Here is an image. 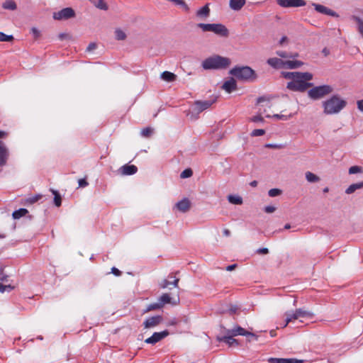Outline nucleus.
<instances>
[{"label":"nucleus","mask_w":363,"mask_h":363,"mask_svg":"<svg viewBox=\"0 0 363 363\" xmlns=\"http://www.w3.org/2000/svg\"><path fill=\"white\" fill-rule=\"evenodd\" d=\"M161 78L165 82H171L176 80L177 76L172 72L164 71L161 74Z\"/></svg>","instance_id":"nucleus-25"},{"label":"nucleus","mask_w":363,"mask_h":363,"mask_svg":"<svg viewBox=\"0 0 363 363\" xmlns=\"http://www.w3.org/2000/svg\"><path fill=\"white\" fill-rule=\"evenodd\" d=\"M267 63L274 67V68H283L284 67V60L277 58V57H272L269 58L267 60Z\"/></svg>","instance_id":"nucleus-23"},{"label":"nucleus","mask_w":363,"mask_h":363,"mask_svg":"<svg viewBox=\"0 0 363 363\" xmlns=\"http://www.w3.org/2000/svg\"><path fill=\"white\" fill-rule=\"evenodd\" d=\"M229 73L242 81L252 82L257 79L255 70L248 66L235 67L230 70Z\"/></svg>","instance_id":"nucleus-4"},{"label":"nucleus","mask_w":363,"mask_h":363,"mask_svg":"<svg viewBox=\"0 0 363 363\" xmlns=\"http://www.w3.org/2000/svg\"><path fill=\"white\" fill-rule=\"evenodd\" d=\"M13 287L11 285H4L0 283V292L4 293L6 290H11Z\"/></svg>","instance_id":"nucleus-47"},{"label":"nucleus","mask_w":363,"mask_h":363,"mask_svg":"<svg viewBox=\"0 0 363 363\" xmlns=\"http://www.w3.org/2000/svg\"><path fill=\"white\" fill-rule=\"evenodd\" d=\"M115 36L118 40H125L126 38L125 33L121 29L116 30Z\"/></svg>","instance_id":"nucleus-38"},{"label":"nucleus","mask_w":363,"mask_h":363,"mask_svg":"<svg viewBox=\"0 0 363 363\" xmlns=\"http://www.w3.org/2000/svg\"><path fill=\"white\" fill-rule=\"evenodd\" d=\"M78 184H79V187H86L89 184V183L87 182V181L85 178L79 179L78 181Z\"/></svg>","instance_id":"nucleus-48"},{"label":"nucleus","mask_w":363,"mask_h":363,"mask_svg":"<svg viewBox=\"0 0 363 363\" xmlns=\"http://www.w3.org/2000/svg\"><path fill=\"white\" fill-rule=\"evenodd\" d=\"M169 335L168 330H165L162 332H155L152 336L145 340V342L147 344L155 345L157 342L161 341Z\"/></svg>","instance_id":"nucleus-9"},{"label":"nucleus","mask_w":363,"mask_h":363,"mask_svg":"<svg viewBox=\"0 0 363 363\" xmlns=\"http://www.w3.org/2000/svg\"><path fill=\"white\" fill-rule=\"evenodd\" d=\"M291 117V116H285V115H279V114H274L273 116V118H275L278 120H287L288 118H289Z\"/></svg>","instance_id":"nucleus-49"},{"label":"nucleus","mask_w":363,"mask_h":363,"mask_svg":"<svg viewBox=\"0 0 363 363\" xmlns=\"http://www.w3.org/2000/svg\"><path fill=\"white\" fill-rule=\"evenodd\" d=\"M162 308V307L161 306V304L160 303L159 301H157V302H156V303H152L149 304L147 306V308L145 309V312L147 313V312H149L151 311L160 309Z\"/></svg>","instance_id":"nucleus-35"},{"label":"nucleus","mask_w":363,"mask_h":363,"mask_svg":"<svg viewBox=\"0 0 363 363\" xmlns=\"http://www.w3.org/2000/svg\"><path fill=\"white\" fill-rule=\"evenodd\" d=\"M284 358H270L269 362L271 363H285Z\"/></svg>","instance_id":"nucleus-46"},{"label":"nucleus","mask_w":363,"mask_h":363,"mask_svg":"<svg viewBox=\"0 0 363 363\" xmlns=\"http://www.w3.org/2000/svg\"><path fill=\"white\" fill-rule=\"evenodd\" d=\"M363 188V182H360L358 183L352 184L349 186V187L345 190V193L347 194H350L354 193L356 190L360 189Z\"/></svg>","instance_id":"nucleus-26"},{"label":"nucleus","mask_w":363,"mask_h":363,"mask_svg":"<svg viewBox=\"0 0 363 363\" xmlns=\"http://www.w3.org/2000/svg\"><path fill=\"white\" fill-rule=\"evenodd\" d=\"M303 62L298 60H286L284 61V67L294 69L301 67Z\"/></svg>","instance_id":"nucleus-24"},{"label":"nucleus","mask_w":363,"mask_h":363,"mask_svg":"<svg viewBox=\"0 0 363 363\" xmlns=\"http://www.w3.org/2000/svg\"><path fill=\"white\" fill-rule=\"evenodd\" d=\"M220 340L223 341L224 342L228 344L229 346L238 345V340L234 339L231 336H225L223 338H221Z\"/></svg>","instance_id":"nucleus-32"},{"label":"nucleus","mask_w":363,"mask_h":363,"mask_svg":"<svg viewBox=\"0 0 363 363\" xmlns=\"http://www.w3.org/2000/svg\"><path fill=\"white\" fill-rule=\"evenodd\" d=\"M285 363H302L303 361L302 360H298L297 359H294V358H291V359H285Z\"/></svg>","instance_id":"nucleus-52"},{"label":"nucleus","mask_w":363,"mask_h":363,"mask_svg":"<svg viewBox=\"0 0 363 363\" xmlns=\"http://www.w3.org/2000/svg\"><path fill=\"white\" fill-rule=\"evenodd\" d=\"M333 91V88L328 84L316 86L312 87L308 91V96L313 100H319L330 94Z\"/></svg>","instance_id":"nucleus-6"},{"label":"nucleus","mask_w":363,"mask_h":363,"mask_svg":"<svg viewBox=\"0 0 363 363\" xmlns=\"http://www.w3.org/2000/svg\"><path fill=\"white\" fill-rule=\"evenodd\" d=\"M168 277L169 279H173V281H170L167 279H163L160 284V288L162 289H166L167 288L170 284H173L174 287H178V284H179V278H176L175 275H174L173 274H170Z\"/></svg>","instance_id":"nucleus-16"},{"label":"nucleus","mask_w":363,"mask_h":363,"mask_svg":"<svg viewBox=\"0 0 363 363\" xmlns=\"http://www.w3.org/2000/svg\"><path fill=\"white\" fill-rule=\"evenodd\" d=\"M203 32H212L221 37H228L229 31L228 28L221 23H199L197 25Z\"/></svg>","instance_id":"nucleus-5"},{"label":"nucleus","mask_w":363,"mask_h":363,"mask_svg":"<svg viewBox=\"0 0 363 363\" xmlns=\"http://www.w3.org/2000/svg\"><path fill=\"white\" fill-rule=\"evenodd\" d=\"M41 195H35L33 197H30L27 199V201L30 203H34L41 199Z\"/></svg>","instance_id":"nucleus-45"},{"label":"nucleus","mask_w":363,"mask_h":363,"mask_svg":"<svg viewBox=\"0 0 363 363\" xmlns=\"http://www.w3.org/2000/svg\"><path fill=\"white\" fill-rule=\"evenodd\" d=\"M28 213V211L26 208H20L13 211L12 216L14 219H19L23 216H25Z\"/></svg>","instance_id":"nucleus-29"},{"label":"nucleus","mask_w":363,"mask_h":363,"mask_svg":"<svg viewBox=\"0 0 363 363\" xmlns=\"http://www.w3.org/2000/svg\"><path fill=\"white\" fill-rule=\"evenodd\" d=\"M193 174V171L191 169L188 168L184 169L180 174V177L182 179H186L191 177Z\"/></svg>","instance_id":"nucleus-40"},{"label":"nucleus","mask_w":363,"mask_h":363,"mask_svg":"<svg viewBox=\"0 0 363 363\" xmlns=\"http://www.w3.org/2000/svg\"><path fill=\"white\" fill-rule=\"evenodd\" d=\"M228 200L230 203L241 205L242 203V199L239 196L230 195L228 197Z\"/></svg>","instance_id":"nucleus-31"},{"label":"nucleus","mask_w":363,"mask_h":363,"mask_svg":"<svg viewBox=\"0 0 363 363\" xmlns=\"http://www.w3.org/2000/svg\"><path fill=\"white\" fill-rule=\"evenodd\" d=\"M13 40V36L6 35L2 32H0V42H10Z\"/></svg>","instance_id":"nucleus-37"},{"label":"nucleus","mask_w":363,"mask_h":363,"mask_svg":"<svg viewBox=\"0 0 363 363\" xmlns=\"http://www.w3.org/2000/svg\"><path fill=\"white\" fill-rule=\"evenodd\" d=\"M162 317L161 315H155L146 319L144 323L145 328H155L162 322Z\"/></svg>","instance_id":"nucleus-12"},{"label":"nucleus","mask_w":363,"mask_h":363,"mask_svg":"<svg viewBox=\"0 0 363 363\" xmlns=\"http://www.w3.org/2000/svg\"><path fill=\"white\" fill-rule=\"evenodd\" d=\"M312 5L314 7V9H315V11L320 13L326 14V15L331 16H335V17L338 16V15L334 11L328 9V7H326L323 5H320V4H315V3H313Z\"/></svg>","instance_id":"nucleus-14"},{"label":"nucleus","mask_w":363,"mask_h":363,"mask_svg":"<svg viewBox=\"0 0 363 363\" xmlns=\"http://www.w3.org/2000/svg\"><path fill=\"white\" fill-rule=\"evenodd\" d=\"M313 313L309 311L304 310L303 308H298L294 311H289L286 313V320L284 325V328L286 327V325L298 318H311L313 317Z\"/></svg>","instance_id":"nucleus-7"},{"label":"nucleus","mask_w":363,"mask_h":363,"mask_svg":"<svg viewBox=\"0 0 363 363\" xmlns=\"http://www.w3.org/2000/svg\"><path fill=\"white\" fill-rule=\"evenodd\" d=\"M346 106L347 101L337 94L333 95L322 103L323 113L326 115L339 113Z\"/></svg>","instance_id":"nucleus-2"},{"label":"nucleus","mask_w":363,"mask_h":363,"mask_svg":"<svg viewBox=\"0 0 363 363\" xmlns=\"http://www.w3.org/2000/svg\"><path fill=\"white\" fill-rule=\"evenodd\" d=\"M230 230H228V229H225V230H223V235H225V236H229V235H230Z\"/></svg>","instance_id":"nucleus-62"},{"label":"nucleus","mask_w":363,"mask_h":363,"mask_svg":"<svg viewBox=\"0 0 363 363\" xmlns=\"http://www.w3.org/2000/svg\"><path fill=\"white\" fill-rule=\"evenodd\" d=\"M176 207L179 211L186 213L190 209L191 202L188 199L184 198L176 203Z\"/></svg>","instance_id":"nucleus-18"},{"label":"nucleus","mask_w":363,"mask_h":363,"mask_svg":"<svg viewBox=\"0 0 363 363\" xmlns=\"http://www.w3.org/2000/svg\"><path fill=\"white\" fill-rule=\"evenodd\" d=\"M279 6L283 8L301 7L306 4L305 0H277Z\"/></svg>","instance_id":"nucleus-10"},{"label":"nucleus","mask_w":363,"mask_h":363,"mask_svg":"<svg viewBox=\"0 0 363 363\" xmlns=\"http://www.w3.org/2000/svg\"><path fill=\"white\" fill-rule=\"evenodd\" d=\"M231 334L233 336L236 335H243V336H251L254 337L256 340H257V336L255 334L246 331L244 328H242L240 326H237L235 328H233L231 331Z\"/></svg>","instance_id":"nucleus-15"},{"label":"nucleus","mask_w":363,"mask_h":363,"mask_svg":"<svg viewBox=\"0 0 363 363\" xmlns=\"http://www.w3.org/2000/svg\"><path fill=\"white\" fill-rule=\"evenodd\" d=\"M266 147L269 148H280L281 145L276 144H267L266 145Z\"/></svg>","instance_id":"nucleus-58"},{"label":"nucleus","mask_w":363,"mask_h":363,"mask_svg":"<svg viewBox=\"0 0 363 363\" xmlns=\"http://www.w3.org/2000/svg\"><path fill=\"white\" fill-rule=\"evenodd\" d=\"M210 15V8L208 4H206L196 11V16L201 19L207 18Z\"/></svg>","instance_id":"nucleus-20"},{"label":"nucleus","mask_w":363,"mask_h":363,"mask_svg":"<svg viewBox=\"0 0 363 363\" xmlns=\"http://www.w3.org/2000/svg\"><path fill=\"white\" fill-rule=\"evenodd\" d=\"M281 74L284 78L291 80L287 83L286 87L293 91L303 92L313 86V84L309 82L313 79V75L309 72H283Z\"/></svg>","instance_id":"nucleus-1"},{"label":"nucleus","mask_w":363,"mask_h":363,"mask_svg":"<svg viewBox=\"0 0 363 363\" xmlns=\"http://www.w3.org/2000/svg\"><path fill=\"white\" fill-rule=\"evenodd\" d=\"M264 133H265V131L263 129H255L252 132L251 135L254 136V137H257V136L263 135Z\"/></svg>","instance_id":"nucleus-43"},{"label":"nucleus","mask_w":363,"mask_h":363,"mask_svg":"<svg viewBox=\"0 0 363 363\" xmlns=\"http://www.w3.org/2000/svg\"><path fill=\"white\" fill-rule=\"evenodd\" d=\"M96 43H91L88 45V47H87V48H86V51H89H89H91V50H93L96 49Z\"/></svg>","instance_id":"nucleus-55"},{"label":"nucleus","mask_w":363,"mask_h":363,"mask_svg":"<svg viewBox=\"0 0 363 363\" xmlns=\"http://www.w3.org/2000/svg\"><path fill=\"white\" fill-rule=\"evenodd\" d=\"M276 210V208L272 206H267L264 208V211L267 213H272L274 212Z\"/></svg>","instance_id":"nucleus-51"},{"label":"nucleus","mask_w":363,"mask_h":363,"mask_svg":"<svg viewBox=\"0 0 363 363\" xmlns=\"http://www.w3.org/2000/svg\"><path fill=\"white\" fill-rule=\"evenodd\" d=\"M245 0H230L229 6L234 11H240L245 4Z\"/></svg>","instance_id":"nucleus-21"},{"label":"nucleus","mask_w":363,"mask_h":363,"mask_svg":"<svg viewBox=\"0 0 363 363\" xmlns=\"http://www.w3.org/2000/svg\"><path fill=\"white\" fill-rule=\"evenodd\" d=\"M7 135V133L4 131L0 130V138H4Z\"/></svg>","instance_id":"nucleus-60"},{"label":"nucleus","mask_w":363,"mask_h":363,"mask_svg":"<svg viewBox=\"0 0 363 363\" xmlns=\"http://www.w3.org/2000/svg\"><path fill=\"white\" fill-rule=\"evenodd\" d=\"M257 252L259 254L266 255V254H267L269 252V250L267 248L263 247V248H259L257 250Z\"/></svg>","instance_id":"nucleus-57"},{"label":"nucleus","mask_w":363,"mask_h":363,"mask_svg":"<svg viewBox=\"0 0 363 363\" xmlns=\"http://www.w3.org/2000/svg\"><path fill=\"white\" fill-rule=\"evenodd\" d=\"M236 267H237V264H231V265H228V266L226 267V270H227V271H233V270H234Z\"/></svg>","instance_id":"nucleus-59"},{"label":"nucleus","mask_w":363,"mask_h":363,"mask_svg":"<svg viewBox=\"0 0 363 363\" xmlns=\"http://www.w3.org/2000/svg\"><path fill=\"white\" fill-rule=\"evenodd\" d=\"M362 168L358 166H352L349 169V174H353L356 173L361 172Z\"/></svg>","instance_id":"nucleus-44"},{"label":"nucleus","mask_w":363,"mask_h":363,"mask_svg":"<svg viewBox=\"0 0 363 363\" xmlns=\"http://www.w3.org/2000/svg\"><path fill=\"white\" fill-rule=\"evenodd\" d=\"M352 19L357 23L358 31L363 38V20L355 16H352Z\"/></svg>","instance_id":"nucleus-33"},{"label":"nucleus","mask_w":363,"mask_h":363,"mask_svg":"<svg viewBox=\"0 0 363 363\" xmlns=\"http://www.w3.org/2000/svg\"><path fill=\"white\" fill-rule=\"evenodd\" d=\"M281 194V190L279 189H272L269 191L268 194L271 197L279 196Z\"/></svg>","instance_id":"nucleus-41"},{"label":"nucleus","mask_w":363,"mask_h":363,"mask_svg":"<svg viewBox=\"0 0 363 363\" xmlns=\"http://www.w3.org/2000/svg\"><path fill=\"white\" fill-rule=\"evenodd\" d=\"M158 301L161 304V306L163 307L165 304L171 303L172 305H177L176 301H172V298L168 294H163L159 298Z\"/></svg>","instance_id":"nucleus-22"},{"label":"nucleus","mask_w":363,"mask_h":363,"mask_svg":"<svg viewBox=\"0 0 363 363\" xmlns=\"http://www.w3.org/2000/svg\"><path fill=\"white\" fill-rule=\"evenodd\" d=\"M252 122H262L264 121L263 118L261 116H255L250 119Z\"/></svg>","instance_id":"nucleus-50"},{"label":"nucleus","mask_w":363,"mask_h":363,"mask_svg":"<svg viewBox=\"0 0 363 363\" xmlns=\"http://www.w3.org/2000/svg\"><path fill=\"white\" fill-rule=\"evenodd\" d=\"M230 60L220 55H213L206 58L202 62L204 69H219L227 68L230 65Z\"/></svg>","instance_id":"nucleus-3"},{"label":"nucleus","mask_w":363,"mask_h":363,"mask_svg":"<svg viewBox=\"0 0 363 363\" xmlns=\"http://www.w3.org/2000/svg\"><path fill=\"white\" fill-rule=\"evenodd\" d=\"M222 89H224L228 93H231L233 91L237 89V83L234 78H230L229 80L225 81L223 86Z\"/></svg>","instance_id":"nucleus-17"},{"label":"nucleus","mask_w":363,"mask_h":363,"mask_svg":"<svg viewBox=\"0 0 363 363\" xmlns=\"http://www.w3.org/2000/svg\"><path fill=\"white\" fill-rule=\"evenodd\" d=\"M306 180L310 183L318 182L320 179L318 176L311 172H306L305 174Z\"/></svg>","instance_id":"nucleus-27"},{"label":"nucleus","mask_w":363,"mask_h":363,"mask_svg":"<svg viewBox=\"0 0 363 363\" xmlns=\"http://www.w3.org/2000/svg\"><path fill=\"white\" fill-rule=\"evenodd\" d=\"M237 307L236 306H231L230 308V311L233 313H235L236 311H237Z\"/></svg>","instance_id":"nucleus-63"},{"label":"nucleus","mask_w":363,"mask_h":363,"mask_svg":"<svg viewBox=\"0 0 363 363\" xmlns=\"http://www.w3.org/2000/svg\"><path fill=\"white\" fill-rule=\"evenodd\" d=\"M111 272L117 277L121 275V272L116 267H112Z\"/></svg>","instance_id":"nucleus-54"},{"label":"nucleus","mask_w":363,"mask_h":363,"mask_svg":"<svg viewBox=\"0 0 363 363\" xmlns=\"http://www.w3.org/2000/svg\"><path fill=\"white\" fill-rule=\"evenodd\" d=\"M9 156V152L8 148L5 143L0 140V167L4 166L6 164Z\"/></svg>","instance_id":"nucleus-13"},{"label":"nucleus","mask_w":363,"mask_h":363,"mask_svg":"<svg viewBox=\"0 0 363 363\" xmlns=\"http://www.w3.org/2000/svg\"><path fill=\"white\" fill-rule=\"evenodd\" d=\"M2 7L4 9L14 11V10L16 9L17 6H16V2L14 1H13V0H6V1H4L3 3Z\"/></svg>","instance_id":"nucleus-28"},{"label":"nucleus","mask_w":363,"mask_h":363,"mask_svg":"<svg viewBox=\"0 0 363 363\" xmlns=\"http://www.w3.org/2000/svg\"><path fill=\"white\" fill-rule=\"evenodd\" d=\"M277 55H279L281 57L286 58V57H295L298 56V54L296 53L293 55H289L286 52L284 51H277Z\"/></svg>","instance_id":"nucleus-42"},{"label":"nucleus","mask_w":363,"mask_h":363,"mask_svg":"<svg viewBox=\"0 0 363 363\" xmlns=\"http://www.w3.org/2000/svg\"><path fill=\"white\" fill-rule=\"evenodd\" d=\"M31 32L33 34L35 38H38L40 35V31L36 28H32Z\"/></svg>","instance_id":"nucleus-53"},{"label":"nucleus","mask_w":363,"mask_h":363,"mask_svg":"<svg viewBox=\"0 0 363 363\" xmlns=\"http://www.w3.org/2000/svg\"><path fill=\"white\" fill-rule=\"evenodd\" d=\"M75 16L74 9L70 7L65 8L58 12L53 13V18L56 20H66Z\"/></svg>","instance_id":"nucleus-8"},{"label":"nucleus","mask_w":363,"mask_h":363,"mask_svg":"<svg viewBox=\"0 0 363 363\" xmlns=\"http://www.w3.org/2000/svg\"><path fill=\"white\" fill-rule=\"evenodd\" d=\"M91 1L95 6L102 10H107L108 6L104 0H89Z\"/></svg>","instance_id":"nucleus-34"},{"label":"nucleus","mask_w":363,"mask_h":363,"mask_svg":"<svg viewBox=\"0 0 363 363\" xmlns=\"http://www.w3.org/2000/svg\"><path fill=\"white\" fill-rule=\"evenodd\" d=\"M169 2L174 4L175 5L181 6L185 11H189V8L184 0H167Z\"/></svg>","instance_id":"nucleus-36"},{"label":"nucleus","mask_w":363,"mask_h":363,"mask_svg":"<svg viewBox=\"0 0 363 363\" xmlns=\"http://www.w3.org/2000/svg\"><path fill=\"white\" fill-rule=\"evenodd\" d=\"M358 109L363 113V100H359L357 102Z\"/></svg>","instance_id":"nucleus-56"},{"label":"nucleus","mask_w":363,"mask_h":363,"mask_svg":"<svg viewBox=\"0 0 363 363\" xmlns=\"http://www.w3.org/2000/svg\"><path fill=\"white\" fill-rule=\"evenodd\" d=\"M152 133H153V130H152V128H151L150 127L145 128L141 130V135H142V136H143L145 138L150 137L152 135Z\"/></svg>","instance_id":"nucleus-39"},{"label":"nucleus","mask_w":363,"mask_h":363,"mask_svg":"<svg viewBox=\"0 0 363 363\" xmlns=\"http://www.w3.org/2000/svg\"><path fill=\"white\" fill-rule=\"evenodd\" d=\"M66 36H67V34H65V33H60V34L59 35V38H60V40H62V39H64Z\"/></svg>","instance_id":"nucleus-64"},{"label":"nucleus","mask_w":363,"mask_h":363,"mask_svg":"<svg viewBox=\"0 0 363 363\" xmlns=\"http://www.w3.org/2000/svg\"><path fill=\"white\" fill-rule=\"evenodd\" d=\"M51 192L54 195V203L56 206L59 207L62 204V199L59 192L54 189H50Z\"/></svg>","instance_id":"nucleus-30"},{"label":"nucleus","mask_w":363,"mask_h":363,"mask_svg":"<svg viewBox=\"0 0 363 363\" xmlns=\"http://www.w3.org/2000/svg\"><path fill=\"white\" fill-rule=\"evenodd\" d=\"M138 171L136 166L133 164H125L120 168V172L122 175H133Z\"/></svg>","instance_id":"nucleus-19"},{"label":"nucleus","mask_w":363,"mask_h":363,"mask_svg":"<svg viewBox=\"0 0 363 363\" xmlns=\"http://www.w3.org/2000/svg\"><path fill=\"white\" fill-rule=\"evenodd\" d=\"M250 184L252 187H256L257 186V182L254 180V181L251 182Z\"/></svg>","instance_id":"nucleus-61"},{"label":"nucleus","mask_w":363,"mask_h":363,"mask_svg":"<svg viewBox=\"0 0 363 363\" xmlns=\"http://www.w3.org/2000/svg\"><path fill=\"white\" fill-rule=\"evenodd\" d=\"M216 101V99L212 100H206V101H196L194 102V110L199 113L202 112L203 111L208 108L214 104Z\"/></svg>","instance_id":"nucleus-11"}]
</instances>
